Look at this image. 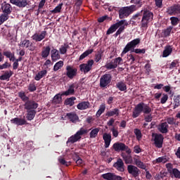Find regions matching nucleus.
<instances>
[{
    "label": "nucleus",
    "mask_w": 180,
    "mask_h": 180,
    "mask_svg": "<svg viewBox=\"0 0 180 180\" xmlns=\"http://www.w3.org/2000/svg\"><path fill=\"white\" fill-rule=\"evenodd\" d=\"M142 16L141 20V27L147 29L150 22L154 19V13L147 8L141 10L140 12L133 15L134 20H137V18Z\"/></svg>",
    "instance_id": "obj_1"
},
{
    "label": "nucleus",
    "mask_w": 180,
    "mask_h": 180,
    "mask_svg": "<svg viewBox=\"0 0 180 180\" xmlns=\"http://www.w3.org/2000/svg\"><path fill=\"white\" fill-rule=\"evenodd\" d=\"M153 112V108L150 107V105L146 104L143 102H141L138 103L132 112V117L133 119H136L139 117L141 113H144V115H150Z\"/></svg>",
    "instance_id": "obj_2"
},
{
    "label": "nucleus",
    "mask_w": 180,
    "mask_h": 180,
    "mask_svg": "<svg viewBox=\"0 0 180 180\" xmlns=\"http://www.w3.org/2000/svg\"><path fill=\"white\" fill-rule=\"evenodd\" d=\"M136 11H137V7L134 5L122 7L118 11L119 18L120 19L129 18V16H130L133 12H136Z\"/></svg>",
    "instance_id": "obj_3"
},
{
    "label": "nucleus",
    "mask_w": 180,
    "mask_h": 180,
    "mask_svg": "<svg viewBox=\"0 0 180 180\" xmlns=\"http://www.w3.org/2000/svg\"><path fill=\"white\" fill-rule=\"evenodd\" d=\"M88 131H89L84 127L80 128L79 130L76 132V134L68 138L67 141V144H68V143L74 144V143L79 141V140L82 139V136H84V134H87Z\"/></svg>",
    "instance_id": "obj_4"
},
{
    "label": "nucleus",
    "mask_w": 180,
    "mask_h": 180,
    "mask_svg": "<svg viewBox=\"0 0 180 180\" xmlns=\"http://www.w3.org/2000/svg\"><path fill=\"white\" fill-rule=\"evenodd\" d=\"M152 141L156 148H162L164 144V135L161 134L153 133Z\"/></svg>",
    "instance_id": "obj_5"
},
{
    "label": "nucleus",
    "mask_w": 180,
    "mask_h": 180,
    "mask_svg": "<svg viewBox=\"0 0 180 180\" xmlns=\"http://www.w3.org/2000/svg\"><path fill=\"white\" fill-rule=\"evenodd\" d=\"M138 44H140V38H136L127 44L122 52V54H126L127 53H129V51L134 53L133 50H134V48Z\"/></svg>",
    "instance_id": "obj_6"
},
{
    "label": "nucleus",
    "mask_w": 180,
    "mask_h": 180,
    "mask_svg": "<svg viewBox=\"0 0 180 180\" xmlns=\"http://www.w3.org/2000/svg\"><path fill=\"white\" fill-rule=\"evenodd\" d=\"M112 82V75L105 74L100 78V87L108 88Z\"/></svg>",
    "instance_id": "obj_7"
},
{
    "label": "nucleus",
    "mask_w": 180,
    "mask_h": 180,
    "mask_svg": "<svg viewBox=\"0 0 180 180\" xmlns=\"http://www.w3.org/2000/svg\"><path fill=\"white\" fill-rule=\"evenodd\" d=\"M94 60L90 59L87 60L86 63H82L79 65V68L81 72H84V74H88L91 70H92V67H94Z\"/></svg>",
    "instance_id": "obj_8"
},
{
    "label": "nucleus",
    "mask_w": 180,
    "mask_h": 180,
    "mask_svg": "<svg viewBox=\"0 0 180 180\" xmlns=\"http://www.w3.org/2000/svg\"><path fill=\"white\" fill-rule=\"evenodd\" d=\"M127 171L129 175H131L135 179H137L140 174H141L140 169L133 165H129L127 166Z\"/></svg>",
    "instance_id": "obj_9"
},
{
    "label": "nucleus",
    "mask_w": 180,
    "mask_h": 180,
    "mask_svg": "<svg viewBox=\"0 0 180 180\" xmlns=\"http://www.w3.org/2000/svg\"><path fill=\"white\" fill-rule=\"evenodd\" d=\"M121 157H122L123 161L125 164H132L133 163V157H131V149H128L126 150V153H122Z\"/></svg>",
    "instance_id": "obj_10"
},
{
    "label": "nucleus",
    "mask_w": 180,
    "mask_h": 180,
    "mask_svg": "<svg viewBox=\"0 0 180 180\" xmlns=\"http://www.w3.org/2000/svg\"><path fill=\"white\" fill-rule=\"evenodd\" d=\"M38 108L39 103L33 100H28L24 104V109H25V110H35V109H37Z\"/></svg>",
    "instance_id": "obj_11"
},
{
    "label": "nucleus",
    "mask_w": 180,
    "mask_h": 180,
    "mask_svg": "<svg viewBox=\"0 0 180 180\" xmlns=\"http://www.w3.org/2000/svg\"><path fill=\"white\" fill-rule=\"evenodd\" d=\"M77 72H78L77 68H74L71 65L66 67V75L70 79H73L74 77H77Z\"/></svg>",
    "instance_id": "obj_12"
},
{
    "label": "nucleus",
    "mask_w": 180,
    "mask_h": 180,
    "mask_svg": "<svg viewBox=\"0 0 180 180\" xmlns=\"http://www.w3.org/2000/svg\"><path fill=\"white\" fill-rule=\"evenodd\" d=\"M112 148L115 151H127V150L130 149L128 146H126L124 143L117 142L112 145Z\"/></svg>",
    "instance_id": "obj_13"
},
{
    "label": "nucleus",
    "mask_w": 180,
    "mask_h": 180,
    "mask_svg": "<svg viewBox=\"0 0 180 180\" xmlns=\"http://www.w3.org/2000/svg\"><path fill=\"white\" fill-rule=\"evenodd\" d=\"M1 9L4 15H11L12 13V6H11L10 4L6 3L4 1L3 4H1Z\"/></svg>",
    "instance_id": "obj_14"
},
{
    "label": "nucleus",
    "mask_w": 180,
    "mask_h": 180,
    "mask_svg": "<svg viewBox=\"0 0 180 180\" xmlns=\"http://www.w3.org/2000/svg\"><path fill=\"white\" fill-rule=\"evenodd\" d=\"M119 172H124V162L122 158H118L117 162L113 164L112 166Z\"/></svg>",
    "instance_id": "obj_15"
},
{
    "label": "nucleus",
    "mask_w": 180,
    "mask_h": 180,
    "mask_svg": "<svg viewBox=\"0 0 180 180\" xmlns=\"http://www.w3.org/2000/svg\"><path fill=\"white\" fill-rule=\"evenodd\" d=\"M102 178L106 180H122V176L115 174V173H105L102 174Z\"/></svg>",
    "instance_id": "obj_16"
},
{
    "label": "nucleus",
    "mask_w": 180,
    "mask_h": 180,
    "mask_svg": "<svg viewBox=\"0 0 180 180\" xmlns=\"http://www.w3.org/2000/svg\"><path fill=\"white\" fill-rule=\"evenodd\" d=\"M47 36V31L44 30L41 32L40 34L35 33L32 37V40H34V41H41V40H44V39H46V37Z\"/></svg>",
    "instance_id": "obj_17"
},
{
    "label": "nucleus",
    "mask_w": 180,
    "mask_h": 180,
    "mask_svg": "<svg viewBox=\"0 0 180 180\" xmlns=\"http://www.w3.org/2000/svg\"><path fill=\"white\" fill-rule=\"evenodd\" d=\"M10 2L18 8H26L27 6V0H10Z\"/></svg>",
    "instance_id": "obj_18"
},
{
    "label": "nucleus",
    "mask_w": 180,
    "mask_h": 180,
    "mask_svg": "<svg viewBox=\"0 0 180 180\" xmlns=\"http://www.w3.org/2000/svg\"><path fill=\"white\" fill-rule=\"evenodd\" d=\"M65 117H67L68 120H70V122H72V123H77L78 120H79V117L77 115V113L72 112H68L66 114Z\"/></svg>",
    "instance_id": "obj_19"
},
{
    "label": "nucleus",
    "mask_w": 180,
    "mask_h": 180,
    "mask_svg": "<svg viewBox=\"0 0 180 180\" xmlns=\"http://www.w3.org/2000/svg\"><path fill=\"white\" fill-rule=\"evenodd\" d=\"M103 139L105 143V148H109V146H110V143L112 141V135L110 134L104 133L103 135Z\"/></svg>",
    "instance_id": "obj_20"
},
{
    "label": "nucleus",
    "mask_w": 180,
    "mask_h": 180,
    "mask_svg": "<svg viewBox=\"0 0 180 180\" xmlns=\"http://www.w3.org/2000/svg\"><path fill=\"white\" fill-rule=\"evenodd\" d=\"M11 123H13V124H16L17 126H23L27 124L26 120L19 117H15L12 119L11 120Z\"/></svg>",
    "instance_id": "obj_21"
},
{
    "label": "nucleus",
    "mask_w": 180,
    "mask_h": 180,
    "mask_svg": "<svg viewBox=\"0 0 180 180\" xmlns=\"http://www.w3.org/2000/svg\"><path fill=\"white\" fill-rule=\"evenodd\" d=\"M120 115V110L119 108H114L106 112L105 117H112L113 116H119Z\"/></svg>",
    "instance_id": "obj_22"
},
{
    "label": "nucleus",
    "mask_w": 180,
    "mask_h": 180,
    "mask_svg": "<svg viewBox=\"0 0 180 180\" xmlns=\"http://www.w3.org/2000/svg\"><path fill=\"white\" fill-rule=\"evenodd\" d=\"M13 75V72L12 70H6L4 74L0 76L1 81H9L11 79V77Z\"/></svg>",
    "instance_id": "obj_23"
},
{
    "label": "nucleus",
    "mask_w": 180,
    "mask_h": 180,
    "mask_svg": "<svg viewBox=\"0 0 180 180\" xmlns=\"http://www.w3.org/2000/svg\"><path fill=\"white\" fill-rule=\"evenodd\" d=\"M75 84H72L69 86V88L67 91H63L62 95L65 96H69V95H75Z\"/></svg>",
    "instance_id": "obj_24"
},
{
    "label": "nucleus",
    "mask_w": 180,
    "mask_h": 180,
    "mask_svg": "<svg viewBox=\"0 0 180 180\" xmlns=\"http://www.w3.org/2000/svg\"><path fill=\"white\" fill-rule=\"evenodd\" d=\"M174 49V47L171 45H167L165 47V49L162 52V57L163 58H167L169 56H171L172 54V50Z\"/></svg>",
    "instance_id": "obj_25"
},
{
    "label": "nucleus",
    "mask_w": 180,
    "mask_h": 180,
    "mask_svg": "<svg viewBox=\"0 0 180 180\" xmlns=\"http://www.w3.org/2000/svg\"><path fill=\"white\" fill-rule=\"evenodd\" d=\"M50 51H51V48H50V46L44 47L41 53L42 58H47V57L50 56Z\"/></svg>",
    "instance_id": "obj_26"
},
{
    "label": "nucleus",
    "mask_w": 180,
    "mask_h": 180,
    "mask_svg": "<svg viewBox=\"0 0 180 180\" xmlns=\"http://www.w3.org/2000/svg\"><path fill=\"white\" fill-rule=\"evenodd\" d=\"M51 57L53 61H57V60H60L61 56H60V52L57 49H52L51 51Z\"/></svg>",
    "instance_id": "obj_27"
},
{
    "label": "nucleus",
    "mask_w": 180,
    "mask_h": 180,
    "mask_svg": "<svg viewBox=\"0 0 180 180\" xmlns=\"http://www.w3.org/2000/svg\"><path fill=\"white\" fill-rule=\"evenodd\" d=\"M89 101H82L77 104V108L79 110H85V109L89 108Z\"/></svg>",
    "instance_id": "obj_28"
},
{
    "label": "nucleus",
    "mask_w": 180,
    "mask_h": 180,
    "mask_svg": "<svg viewBox=\"0 0 180 180\" xmlns=\"http://www.w3.org/2000/svg\"><path fill=\"white\" fill-rule=\"evenodd\" d=\"M116 86L121 92H126L127 91V85H126V82L123 81L117 82Z\"/></svg>",
    "instance_id": "obj_29"
},
{
    "label": "nucleus",
    "mask_w": 180,
    "mask_h": 180,
    "mask_svg": "<svg viewBox=\"0 0 180 180\" xmlns=\"http://www.w3.org/2000/svg\"><path fill=\"white\" fill-rule=\"evenodd\" d=\"M168 127H169V126L167 122H162L159 126L158 130H159V131H160V133L165 134L168 133Z\"/></svg>",
    "instance_id": "obj_30"
},
{
    "label": "nucleus",
    "mask_w": 180,
    "mask_h": 180,
    "mask_svg": "<svg viewBox=\"0 0 180 180\" xmlns=\"http://www.w3.org/2000/svg\"><path fill=\"white\" fill-rule=\"evenodd\" d=\"M47 75V70H44L38 72V73L35 75L34 79L35 81H40L43 77H46Z\"/></svg>",
    "instance_id": "obj_31"
},
{
    "label": "nucleus",
    "mask_w": 180,
    "mask_h": 180,
    "mask_svg": "<svg viewBox=\"0 0 180 180\" xmlns=\"http://www.w3.org/2000/svg\"><path fill=\"white\" fill-rule=\"evenodd\" d=\"M61 96H63V94L62 95H60V94H56L53 98L52 103L53 105H60V103L63 102V97Z\"/></svg>",
    "instance_id": "obj_32"
},
{
    "label": "nucleus",
    "mask_w": 180,
    "mask_h": 180,
    "mask_svg": "<svg viewBox=\"0 0 180 180\" xmlns=\"http://www.w3.org/2000/svg\"><path fill=\"white\" fill-rule=\"evenodd\" d=\"M36 116V110H27V119L28 120H33Z\"/></svg>",
    "instance_id": "obj_33"
},
{
    "label": "nucleus",
    "mask_w": 180,
    "mask_h": 180,
    "mask_svg": "<svg viewBox=\"0 0 180 180\" xmlns=\"http://www.w3.org/2000/svg\"><path fill=\"white\" fill-rule=\"evenodd\" d=\"M169 15H175L176 13H180V6H174L171 7L169 11Z\"/></svg>",
    "instance_id": "obj_34"
},
{
    "label": "nucleus",
    "mask_w": 180,
    "mask_h": 180,
    "mask_svg": "<svg viewBox=\"0 0 180 180\" xmlns=\"http://www.w3.org/2000/svg\"><path fill=\"white\" fill-rule=\"evenodd\" d=\"M173 109H176V108H179L180 106V95L174 96L173 97Z\"/></svg>",
    "instance_id": "obj_35"
},
{
    "label": "nucleus",
    "mask_w": 180,
    "mask_h": 180,
    "mask_svg": "<svg viewBox=\"0 0 180 180\" xmlns=\"http://www.w3.org/2000/svg\"><path fill=\"white\" fill-rule=\"evenodd\" d=\"M32 45L33 43H32L29 39H25L21 41L20 43V46L21 47H25V49H29V47L32 46Z\"/></svg>",
    "instance_id": "obj_36"
},
{
    "label": "nucleus",
    "mask_w": 180,
    "mask_h": 180,
    "mask_svg": "<svg viewBox=\"0 0 180 180\" xmlns=\"http://www.w3.org/2000/svg\"><path fill=\"white\" fill-rule=\"evenodd\" d=\"M74 101H77V98L74 96L68 98L65 101V105L68 106H74V105L75 104V102Z\"/></svg>",
    "instance_id": "obj_37"
},
{
    "label": "nucleus",
    "mask_w": 180,
    "mask_h": 180,
    "mask_svg": "<svg viewBox=\"0 0 180 180\" xmlns=\"http://www.w3.org/2000/svg\"><path fill=\"white\" fill-rule=\"evenodd\" d=\"M94 53V49H88L85 51L79 58V61L84 60V58H86V57H88L89 54H92Z\"/></svg>",
    "instance_id": "obj_38"
},
{
    "label": "nucleus",
    "mask_w": 180,
    "mask_h": 180,
    "mask_svg": "<svg viewBox=\"0 0 180 180\" xmlns=\"http://www.w3.org/2000/svg\"><path fill=\"white\" fill-rule=\"evenodd\" d=\"M154 162L155 164H160V162L165 164V162H168V158L167 156H162L154 160Z\"/></svg>",
    "instance_id": "obj_39"
},
{
    "label": "nucleus",
    "mask_w": 180,
    "mask_h": 180,
    "mask_svg": "<svg viewBox=\"0 0 180 180\" xmlns=\"http://www.w3.org/2000/svg\"><path fill=\"white\" fill-rule=\"evenodd\" d=\"M105 109H106V105L101 104L99 107L98 110L96 114V117H100L101 115H102V113L105 112Z\"/></svg>",
    "instance_id": "obj_40"
},
{
    "label": "nucleus",
    "mask_w": 180,
    "mask_h": 180,
    "mask_svg": "<svg viewBox=\"0 0 180 180\" xmlns=\"http://www.w3.org/2000/svg\"><path fill=\"white\" fill-rule=\"evenodd\" d=\"M135 164L136 167H138V168H141V169H147V166L140 160L136 159L135 160Z\"/></svg>",
    "instance_id": "obj_41"
},
{
    "label": "nucleus",
    "mask_w": 180,
    "mask_h": 180,
    "mask_svg": "<svg viewBox=\"0 0 180 180\" xmlns=\"http://www.w3.org/2000/svg\"><path fill=\"white\" fill-rule=\"evenodd\" d=\"M63 65H64V62L63 60H59L54 65L53 71H58V70H61Z\"/></svg>",
    "instance_id": "obj_42"
},
{
    "label": "nucleus",
    "mask_w": 180,
    "mask_h": 180,
    "mask_svg": "<svg viewBox=\"0 0 180 180\" xmlns=\"http://www.w3.org/2000/svg\"><path fill=\"white\" fill-rule=\"evenodd\" d=\"M103 56V51H98L97 53H96L95 57H94V61L96 63H99L101 60H102V57Z\"/></svg>",
    "instance_id": "obj_43"
},
{
    "label": "nucleus",
    "mask_w": 180,
    "mask_h": 180,
    "mask_svg": "<svg viewBox=\"0 0 180 180\" xmlns=\"http://www.w3.org/2000/svg\"><path fill=\"white\" fill-rule=\"evenodd\" d=\"M68 49H70V45H68V44H64V45H61L60 48L59 49V51L60 54H65Z\"/></svg>",
    "instance_id": "obj_44"
},
{
    "label": "nucleus",
    "mask_w": 180,
    "mask_h": 180,
    "mask_svg": "<svg viewBox=\"0 0 180 180\" xmlns=\"http://www.w3.org/2000/svg\"><path fill=\"white\" fill-rule=\"evenodd\" d=\"M134 133L136 137V140H138V141H140V140H141V139H143V134H141V131L139 129H135L134 130Z\"/></svg>",
    "instance_id": "obj_45"
},
{
    "label": "nucleus",
    "mask_w": 180,
    "mask_h": 180,
    "mask_svg": "<svg viewBox=\"0 0 180 180\" xmlns=\"http://www.w3.org/2000/svg\"><path fill=\"white\" fill-rule=\"evenodd\" d=\"M142 0H131L130 3L134 4V6H136V11L139 8H141L143 6Z\"/></svg>",
    "instance_id": "obj_46"
},
{
    "label": "nucleus",
    "mask_w": 180,
    "mask_h": 180,
    "mask_svg": "<svg viewBox=\"0 0 180 180\" xmlns=\"http://www.w3.org/2000/svg\"><path fill=\"white\" fill-rule=\"evenodd\" d=\"M82 2H84V0H75V9H76V13H78L79 12V10L81 9V6L82 5Z\"/></svg>",
    "instance_id": "obj_47"
},
{
    "label": "nucleus",
    "mask_w": 180,
    "mask_h": 180,
    "mask_svg": "<svg viewBox=\"0 0 180 180\" xmlns=\"http://www.w3.org/2000/svg\"><path fill=\"white\" fill-rule=\"evenodd\" d=\"M18 96L19 98H20L22 102H25V103H26V102L29 100V97L26 96V94H25V91H20L18 93Z\"/></svg>",
    "instance_id": "obj_48"
},
{
    "label": "nucleus",
    "mask_w": 180,
    "mask_h": 180,
    "mask_svg": "<svg viewBox=\"0 0 180 180\" xmlns=\"http://www.w3.org/2000/svg\"><path fill=\"white\" fill-rule=\"evenodd\" d=\"M99 128L92 129L89 134L90 139H96V136H98V133H99Z\"/></svg>",
    "instance_id": "obj_49"
},
{
    "label": "nucleus",
    "mask_w": 180,
    "mask_h": 180,
    "mask_svg": "<svg viewBox=\"0 0 180 180\" xmlns=\"http://www.w3.org/2000/svg\"><path fill=\"white\" fill-rule=\"evenodd\" d=\"M8 19H9V15H8L7 14H1L0 15V25H4V23H5V22H6V20H8Z\"/></svg>",
    "instance_id": "obj_50"
},
{
    "label": "nucleus",
    "mask_w": 180,
    "mask_h": 180,
    "mask_svg": "<svg viewBox=\"0 0 180 180\" xmlns=\"http://www.w3.org/2000/svg\"><path fill=\"white\" fill-rule=\"evenodd\" d=\"M117 30V27L115 25V24H113L110 27V28L107 30L106 34H112V33H115V31Z\"/></svg>",
    "instance_id": "obj_51"
},
{
    "label": "nucleus",
    "mask_w": 180,
    "mask_h": 180,
    "mask_svg": "<svg viewBox=\"0 0 180 180\" xmlns=\"http://www.w3.org/2000/svg\"><path fill=\"white\" fill-rule=\"evenodd\" d=\"M172 29L173 27L169 26V27H167V29H165L163 31V34H164V37H168L171 35V32H172Z\"/></svg>",
    "instance_id": "obj_52"
},
{
    "label": "nucleus",
    "mask_w": 180,
    "mask_h": 180,
    "mask_svg": "<svg viewBox=\"0 0 180 180\" xmlns=\"http://www.w3.org/2000/svg\"><path fill=\"white\" fill-rule=\"evenodd\" d=\"M62 8L63 3H60L53 11H51V13H60V12H61Z\"/></svg>",
    "instance_id": "obj_53"
},
{
    "label": "nucleus",
    "mask_w": 180,
    "mask_h": 180,
    "mask_svg": "<svg viewBox=\"0 0 180 180\" xmlns=\"http://www.w3.org/2000/svg\"><path fill=\"white\" fill-rule=\"evenodd\" d=\"M115 26L117 27V29H119V27H122V26H123V25H124V26H127V25H129V23L127 22H126V20H121L120 21L116 22Z\"/></svg>",
    "instance_id": "obj_54"
},
{
    "label": "nucleus",
    "mask_w": 180,
    "mask_h": 180,
    "mask_svg": "<svg viewBox=\"0 0 180 180\" xmlns=\"http://www.w3.org/2000/svg\"><path fill=\"white\" fill-rule=\"evenodd\" d=\"M179 63V62L178 61V60H173L169 67V70H173V68H176L177 67H179V65H178Z\"/></svg>",
    "instance_id": "obj_55"
},
{
    "label": "nucleus",
    "mask_w": 180,
    "mask_h": 180,
    "mask_svg": "<svg viewBox=\"0 0 180 180\" xmlns=\"http://www.w3.org/2000/svg\"><path fill=\"white\" fill-rule=\"evenodd\" d=\"M170 20L172 26H176L179 23V18L177 17H171Z\"/></svg>",
    "instance_id": "obj_56"
},
{
    "label": "nucleus",
    "mask_w": 180,
    "mask_h": 180,
    "mask_svg": "<svg viewBox=\"0 0 180 180\" xmlns=\"http://www.w3.org/2000/svg\"><path fill=\"white\" fill-rule=\"evenodd\" d=\"M37 89V87L36 86V84L34 83H30L28 86V91L30 92H34Z\"/></svg>",
    "instance_id": "obj_57"
},
{
    "label": "nucleus",
    "mask_w": 180,
    "mask_h": 180,
    "mask_svg": "<svg viewBox=\"0 0 180 180\" xmlns=\"http://www.w3.org/2000/svg\"><path fill=\"white\" fill-rule=\"evenodd\" d=\"M172 174H173L174 178H178L179 179H180V171H179L178 169H176V168L173 169Z\"/></svg>",
    "instance_id": "obj_58"
},
{
    "label": "nucleus",
    "mask_w": 180,
    "mask_h": 180,
    "mask_svg": "<svg viewBox=\"0 0 180 180\" xmlns=\"http://www.w3.org/2000/svg\"><path fill=\"white\" fill-rule=\"evenodd\" d=\"M124 25L120 27L117 31L116 32V33L114 34L115 37H117L119 36V34L123 33V32H124Z\"/></svg>",
    "instance_id": "obj_59"
},
{
    "label": "nucleus",
    "mask_w": 180,
    "mask_h": 180,
    "mask_svg": "<svg viewBox=\"0 0 180 180\" xmlns=\"http://www.w3.org/2000/svg\"><path fill=\"white\" fill-rule=\"evenodd\" d=\"M11 63L8 62H5L4 64L0 65V70H6L7 68H10Z\"/></svg>",
    "instance_id": "obj_60"
},
{
    "label": "nucleus",
    "mask_w": 180,
    "mask_h": 180,
    "mask_svg": "<svg viewBox=\"0 0 180 180\" xmlns=\"http://www.w3.org/2000/svg\"><path fill=\"white\" fill-rule=\"evenodd\" d=\"M162 1L163 0H154L155 5L157 8H162Z\"/></svg>",
    "instance_id": "obj_61"
},
{
    "label": "nucleus",
    "mask_w": 180,
    "mask_h": 180,
    "mask_svg": "<svg viewBox=\"0 0 180 180\" xmlns=\"http://www.w3.org/2000/svg\"><path fill=\"white\" fill-rule=\"evenodd\" d=\"M167 176V172L164 171H161L160 174H158V179H164Z\"/></svg>",
    "instance_id": "obj_62"
},
{
    "label": "nucleus",
    "mask_w": 180,
    "mask_h": 180,
    "mask_svg": "<svg viewBox=\"0 0 180 180\" xmlns=\"http://www.w3.org/2000/svg\"><path fill=\"white\" fill-rule=\"evenodd\" d=\"M13 53H12L11 51H3V56L6 57V58H11V55Z\"/></svg>",
    "instance_id": "obj_63"
},
{
    "label": "nucleus",
    "mask_w": 180,
    "mask_h": 180,
    "mask_svg": "<svg viewBox=\"0 0 180 180\" xmlns=\"http://www.w3.org/2000/svg\"><path fill=\"white\" fill-rule=\"evenodd\" d=\"M122 61H123V59L121 57H118L114 60L113 63L115 66L117 67V65H119V64H120Z\"/></svg>",
    "instance_id": "obj_64"
}]
</instances>
